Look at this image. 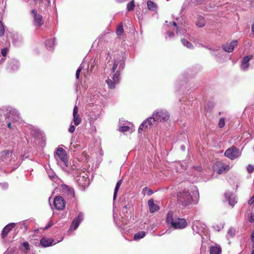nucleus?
Masks as SVG:
<instances>
[{
  "mask_svg": "<svg viewBox=\"0 0 254 254\" xmlns=\"http://www.w3.org/2000/svg\"><path fill=\"white\" fill-rule=\"evenodd\" d=\"M125 57L123 53L117 54L114 58V61L111 69L113 74L110 75L106 80L109 88L114 89L116 85L119 83L120 72L125 67Z\"/></svg>",
  "mask_w": 254,
  "mask_h": 254,
  "instance_id": "f257e3e1",
  "label": "nucleus"
},
{
  "mask_svg": "<svg viewBox=\"0 0 254 254\" xmlns=\"http://www.w3.org/2000/svg\"><path fill=\"white\" fill-rule=\"evenodd\" d=\"M191 192L187 190L180 191L177 194L178 202L183 206H189L191 203L196 204L199 198V193L197 188L192 187Z\"/></svg>",
  "mask_w": 254,
  "mask_h": 254,
  "instance_id": "f03ea898",
  "label": "nucleus"
},
{
  "mask_svg": "<svg viewBox=\"0 0 254 254\" xmlns=\"http://www.w3.org/2000/svg\"><path fill=\"white\" fill-rule=\"evenodd\" d=\"M166 222L170 227L174 229H183L188 225V223L185 219L174 216L172 211H169L167 214Z\"/></svg>",
  "mask_w": 254,
  "mask_h": 254,
  "instance_id": "7ed1b4c3",
  "label": "nucleus"
},
{
  "mask_svg": "<svg viewBox=\"0 0 254 254\" xmlns=\"http://www.w3.org/2000/svg\"><path fill=\"white\" fill-rule=\"evenodd\" d=\"M55 157L58 163L62 167L64 168L68 166V162L67 160L66 153L64 149L62 148L57 149Z\"/></svg>",
  "mask_w": 254,
  "mask_h": 254,
  "instance_id": "20e7f679",
  "label": "nucleus"
},
{
  "mask_svg": "<svg viewBox=\"0 0 254 254\" xmlns=\"http://www.w3.org/2000/svg\"><path fill=\"white\" fill-rule=\"evenodd\" d=\"M152 117L155 122H165L169 119V116L166 110H160L154 112Z\"/></svg>",
  "mask_w": 254,
  "mask_h": 254,
  "instance_id": "39448f33",
  "label": "nucleus"
},
{
  "mask_svg": "<svg viewBox=\"0 0 254 254\" xmlns=\"http://www.w3.org/2000/svg\"><path fill=\"white\" fill-rule=\"evenodd\" d=\"M241 155V152L238 148L232 146L226 150L224 153L225 156L231 160H234L239 158Z\"/></svg>",
  "mask_w": 254,
  "mask_h": 254,
  "instance_id": "423d86ee",
  "label": "nucleus"
},
{
  "mask_svg": "<svg viewBox=\"0 0 254 254\" xmlns=\"http://www.w3.org/2000/svg\"><path fill=\"white\" fill-rule=\"evenodd\" d=\"M213 167L216 173L219 174L225 173L230 169L229 165L224 164L221 161L216 162Z\"/></svg>",
  "mask_w": 254,
  "mask_h": 254,
  "instance_id": "0eeeda50",
  "label": "nucleus"
},
{
  "mask_svg": "<svg viewBox=\"0 0 254 254\" xmlns=\"http://www.w3.org/2000/svg\"><path fill=\"white\" fill-rule=\"evenodd\" d=\"M76 181L79 186L83 188H85L88 185L89 179L87 177L86 174L82 173L80 174L79 176H76Z\"/></svg>",
  "mask_w": 254,
  "mask_h": 254,
  "instance_id": "6e6552de",
  "label": "nucleus"
},
{
  "mask_svg": "<svg viewBox=\"0 0 254 254\" xmlns=\"http://www.w3.org/2000/svg\"><path fill=\"white\" fill-rule=\"evenodd\" d=\"M54 205L57 210H63L65 206V202L61 196H56L54 200Z\"/></svg>",
  "mask_w": 254,
  "mask_h": 254,
  "instance_id": "1a4fd4ad",
  "label": "nucleus"
},
{
  "mask_svg": "<svg viewBox=\"0 0 254 254\" xmlns=\"http://www.w3.org/2000/svg\"><path fill=\"white\" fill-rule=\"evenodd\" d=\"M32 14L34 16L33 23L34 26L37 27L41 26L44 23L42 16L41 15L37 14V10L35 9L32 10Z\"/></svg>",
  "mask_w": 254,
  "mask_h": 254,
  "instance_id": "9d476101",
  "label": "nucleus"
},
{
  "mask_svg": "<svg viewBox=\"0 0 254 254\" xmlns=\"http://www.w3.org/2000/svg\"><path fill=\"white\" fill-rule=\"evenodd\" d=\"M6 110L8 111V113L6 115L7 119H11V120L15 121H18L19 119V114L17 110L11 107H8Z\"/></svg>",
  "mask_w": 254,
  "mask_h": 254,
  "instance_id": "9b49d317",
  "label": "nucleus"
},
{
  "mask_svg": "<svg viewBox=\"0 0 254 254\" xmlns=\"http://www.w3.org/2000/svg\"><path fill=\"white\" fill-rule=\"evenodd\" d=\"M155 122L154 119H153L152 116L147 118L139 126L138 132L140 133L141 131L148 128L151 125L154 124Z\"/></svg>",
  "mask_w": 254,
  "mask_h": 254,
  "instance_id": "f8f14e48",
  "label": "nucleus"
},
{
  "mask_svg": "<svg viewBox=\"0 0 254 254\" xmlns=\"http://www.w3.org/2000/svg\"><path fill=\"white\" fill-rule=\"evenodd\" d=\"M225 197L230 206L233 207L237 202V198L232 192L228 191L225 193Z\"/></svg>",
  "mask_w": 254,
  "mask_h": 254,
  "instance_id": "ddd939ff",
  "label": "nucleus"
},
{
  "mask_svg": "<svg viewBox=\"0 0 254 254\" xmlns=\"http://www.w3.org/2000/svg\"><path fill=\"white\" fill-rule=\"evenodd\" d=\"M253 58L252 55H249L243 58L241 64V69L243 71H247L248 69L250 66L249 62Z\"/></svg>",
  "mask_w": 254,
  "mask_h": 254,
  "instance_id": "4468645a",
  "label": "nucleus"
},
{
  "mask_svg": "<svg viewBox=\"0 0 254 254\" xmlns=\"http://www.w3.org/2000/svg\"><path fill=\"white\" fill-rule=\"evenodd\" d=\"M84 214L82 212H80L77 217H76L72 221V225L70 227V230H75L77 228L79 224L83 219Z\"/></svg>",
  "mask_w": 254,
  "mask_h": 254,
  "instance_id": "2eb2a0df",
  "label": "nucleus"
},
{
  "mask_svg": "<svg viewBox=\"0 0 254 254\" xmlns=\"http://www.w3.org/2000/svg\"><path fill=\"white\" fill-rule=\"evenodd\" d=\"M205 225L199 221H195L192 225V228L194 232L200 234L205 229Z\"/></svg>",
  "mask_w": 254,
  "mask_h": 254,
  "instance_id": "dca6fc26",
  "label": "nucleus"
},
{
  "mask_svg": "<svg viewBox=\"0 0 254 254\" xmlns=\"http://www.w3.org/2000/svg\"><path fill=\"white\" fill-rule=\"evenodd\" d=\"M173 27V29H175L176 31L177 34L179 35H184L186 37L188 38L189 40L190 41L192 40V38L189 37L190 35L189 34L186 32L185 29H179V27L177 26V23L175 22H173L172 24L170 22V28Z\"/></svg>",
  "mask_w": 254,
  "mask_h": 254,
  "instance_id": "f3484780",
  "label": "nucleus"
},
{
  "mask_svg": "<svg viewBox=\"0 0 254 254\" xmlns=\"http://www.w3.org/2000/svg\"><path fill=\"white\" fill-rule=\"evenodd\" d=\"M73 121L75 126L79 125L81 122V119L78 114V109L76 105H75L73 108Z\"/></svg>",
  "mask_w": 254,
  "mask_h": 254,
  "instance_id": "a211bd4d",
  "label": "nucleus"
},
{
  "mask_svg": "<svg viewBox=\"0 0 254 254\" xmlns=\"http://www.w3.org/2000/svg\"><path fill=\"white\" fill-rule=\"evenodd\" d=\"M238 45V41L237 40H234L229 43H227L226 45L223 46V50L225 52L230 53L232 52L234 48Z\"/></svg>",
  "mask_w": 254,
  "mask_h": 254,
  "instance_id": "6ab92c4d",
  "label": "nucleus"
},
{
  "mask_svg": "<svg viewBox=\"0 0 254 254\" xmlns=\"http://www.w3.org/2000/svg\"><path fill=\"white\" fill-rule=\"evenodd\" d=\"M62 188L63 191L66 193L69 198L74 197V192L73 189L66 185H63Z\"/></svg>",
  "mask_w": 254,
  "mask_h": 254,
  "instance_id": "aec40b11",
  "label": "nucleus"
},
{
  "mask_svg": "<svg viewBox=\"0 0 254 254\" xmlns=\"http://www.w3.org/2000/svg\"><path fill=\"white\" fill-rule=\"evenodd\" d=\"M12 156V152L10 150H5L0 153V158L3 161L7 162L10 161V158Z\"/></svg>",
  "mask_w": 254,
  "mask_h": 254,
  "instance_id": "412c9836",
  "label": "nucleus"
},
{
  "mask_svg": "<svg viewBox=\"0 0 254 254\" xmlns=\"http://www.w3.org/2000/svg\"><path fill=\"white\" fill-rule=\"evenodd\" d=\"M19 66V64L17 60H11L8 63V68L12 70H17Z\"/></svg>",
  "mask_w": 254,
  "mask_h": 254,
  "instance_id": "4be33fe9",
  "label": "nucleus"
},
{
  "mask_svg": "<svg viewBox=\"0 0 254 254\" xmlns=\"http://www.w3.org/2000/svg\"><path fill=\"white\" fill-rule=\"evenodd\" d=\"M15 223H11L7 224L6 226H5L2 231V237L4 238L7 235L8 233L15 226Z\"/></svg>",
  "mask_w": 254,
  "mask_h": 254,
  "instance_id": "5701e85b",
  "label": "nucleus"
},
{
  "mask_svg": "<svg viewBox=\"0 0 254 254\" xmlns=\"http://www.w3.org/2000/svg\"><path fill=\"white\" fill-rule=\"evenodd\" d=\"M53 240L52 239L43 237L40 241L41 245L44 247H49L52 245Z\"/></svg>",
  "mask_w": 254,
  "mask_h": 254,
  "instance_id": "b1692460",
  "label": "nucleus"
},
{
  "mask_svg": "<svg viewBox=\"0 0 254 254\" xmlns=\"http://www.w3.org/2000/svg\"><path fill=\"white\" fill-rule=\"evenodd\" d=\"M148 203L150 212L153 213L159 210V206L154 203L153 200L150 199Z\"/></svg>",
  "mask_w": 254,
  "mask_h": 254,
  "instance_id": "393cba45",
  "label": "nucleus"
},
{
  "mask_svg": "<svg viewBox=\"0 0 254 254\" xmlns=\"http://www.w3.org/2000/svg\"><path fill=\"white\" fill-rule=\"evenodd\" d=\"M221 249L219 245H215L210 248V254H221Z\"/></svg>",
  "mask_w": 254,
  "mask_h": 254,
  "instance_id": "a878e982",
  "label": "nucleus"
},
{
  "mask_svg": "<svg viewBox=\"0 0 254 254\" xmlns=\"http://www.w3.org/2000/svg\"><path fill=\"white\" fill-rule=\"evenodd\" d=\"M45 45L47 49L51 50L55 45V38H51L46 41Z\"/></svg>",
  "mask_w": 254,
  "mask_h": 254,
  "instance_id": "bb28decb",
  "label": "nucleus"
},
{
  "mask_svg": "<svg viewBox=\"0 0 254 254\" xmlns=\"http://www.w3.org/2000/svg\"><path fill=\"white\" fill-rule=\"evenodd\" d=\"M208 49L211 51V54L215 57H219L220 55V52H221L219 47L208 48Z\"/></svg>",
  "mask_w": 254,
  "mask_h": 254,
  "instance_id": "cd10ccee",
  "label": "nucleus"
},
{
  "mask_svg": "<svg viewBox=\"0 0 254 254\" xmlns=\"http://www.w3.org/2000/svg\"><path fill=\"white\" fill-rule=\"evenodd\" d=\"M205 21L204 18L201 16L197 18V20L196 22V25L199 27H202L205 25Z\"/></svg>",
  "mask_w": 254,
  "mask_h": 254,
  "instance_id": "c85d7f7f",
  "label": "nucleus"
},
{
  "mask_svg": "<svg viewBox=\"0 0 254 254\" xmlns=\"http://www.w3.org/2000/svg\"><path fill=\"white\" fill-rule=\"evenodd\" d=\"M146 235V233L144 231H140L134 235L133 239L135 241L139 240L142 238H143Z\"/></svg>",
  "mask_w": 254,
  "mask_h": 254,
  "instance_id": "c756f323",
  "label": "nucleus"
},
{
  "mask_svg": "<svg viewBox=\"0 0 254 254\" xmlns=\"http://www.w3.org/2000/svg\"><path fill=\"white\" fill-rule=\"evenodd\" d=\"M148 8L151 11H155L157 8L156 4L152 1L149 0L147 1Z\"/></svg>",
  "mask_w": 254,
  "mask_h": 254,
  "instance_id": "7c9ffc66",
  "label": "nucleus"
},
{
  "mask_svg": "<svg viewBox=\"0 0 254 254\" xmlns=\"http://www.w3.org/2000/svg\"><path fill=\"white\" fill-rule=\"evenodd\" d=\"M182 44L189 49H192L193 46L191 43L189 42L187 39L183 38L181 40Z\"/></svg>",
  "mask_w": 254,
  "mask_h": 254,
  "instance_id": "2f4dec72",
  "label": "nucleus"
},
{
  "mask_svg": "<svg viewBox=\"0 0 254 254\" xmlns=\"http://www.w3.org/2000/svg\"><path fill=\"white\" fill-rule=\"evenodd\" d=\"M121 184H122V180H120L118 182V183L116 184V187H115V189L114 190V196H113L114 200H115V199L116 198L118 190L121 185Z\"/></svg>",
  "mask_w": 254,
  "mask_h": 254,
  "instance_id": "473e14b6",
  "label": "nucleus"
},
{
  "mask_svg": "<svg viewBox=\"0 0 254 254\" xmlns=\"http://www.w3.org/2000/svg\"><path fill=\"white\" fill-rule=\"evenodd\" d=\"M22 251L23 252L27 254L28 253V251L29 250V244L27 242H25L22 244Z\"/></svg>",
  "mask_w": 254,
  "mask_h": 254,
  "instance_id": "72a5a7b5",
  "label": "nucleus"
},
{
  "mask_svg": "<svg viewBox=\"0 0 254 254\" xmlns=\"http://www.w3.org/2000/svg\"><path fill=\"white\" fill-rule=\"evenodd\" d=\"M124 28L122 24L118 26L116 29V33L118 36H121L124 33Z\"/></svg>",
  "mask_w": 254,
  "mask_h": 254,
  "instance_id": "f704fd0d",
  "label": "nucleus"
},
{
  "mask_svg": "<svg viewBox=\"0 0 254 254\" xmlns=\"http://www.w3.org/2000/svg\"><path fill=\"white\" fill-rule=\"evenodd\" d=\"M135 7L134 3V0H132L130 2H128L127 4V9L128 11L132 10Z\"/></svg>",
  "mask_w": 254,
  "mask_h": 254,
  "instance_id": "c9c22d12",
  "label": "nucleus"
},
{
  "mask_svg": "<svg viewBox=\"0 0 254 254\" xmlns=\"http://www.w3.org/2000/svg\"><path fill=\"white\" fill-rule=\"evenodd\" d=\"M142 193L144 195H151L153 193V191L150 189L146 187L143 189Z\"/></svg>",
  "mask_w": 254,
  "mask_h": 254,
  "instance_id": "e433bc0d",
  "label": "nucleus"
},
{
  "mask_svg": "<svg viewBox=\"0 0 254 254\" xmlns=\"http://www.w3.org/2000/svg\"><path fill=\"white\" fill-rule=\"evenodd\" d=\"M235 234V230L233 228H230L227 233V237H233Z\"/></svg>",
  "mask_w": 254,
  "mask_h": 254,
  "instance_id": "4c0bfd02",
  "label": "nucleus"
},
{
  "mask_svg": "<svg viewBox=\"0 0 254 254\" xmlns=\"http://www.w3.org/2000/svg\"><path fill=\"white\" fill-rule=\"evenodd\" d=\"M225 119L223 118H221L219 119L218 126L220 128H222L225 126Z\"/></svg>",
  "mask_w": 254,
  "mask_h": 254,
  "instance_id": "58836bf2",
  "label": "nucleus"
},
{
  "mask_svg": "<svg viewBox=\"0 0 254 254\" xmlns=\"http://www.w3.org/2000/svg\"><path fill=\"white\" fill-rule=\"evenodd\" d=\"M82 67H83L82 64H81L76 71V78L77 79L79 78V74L81 72V70Z\"/></svg>",
  "mask_w": 254,
  "mask_h": 254,
  "instance_id": "ea45409f",
  "label": "nucleus"
},
{
  "mask_svg": "<svg viewBox=\"0 0 254 254\" xmlns=\"http://www.w3.org/2000/svg\"><path fill=\"white\" fill-rule=\"evenodd\" d=\"M4 33V29L2 23L1 21H0V36H2L3 35Z\"/></svg>",
  "mask_w": 254,
  "mask_h": 254,
  "instance_id": "a19ab883",
  "label": "nucleus"
},
{
  "mask_svg": "<svg viewBox=\"0 0 254 254\" xmlns=\"http://www.w3.org/2000/svg\"><path fill=\"white\" fill-rule=\"evenodd\" d=\"M129 128L127 126H123L120 127L119 130L121 132H125L128 131Z\"/></svg>",
  "mask_w": 254,
  "mask_h": 254,
  "instance_id": "79ce46f5",
  "label": "nucleus"
},
{
  "mask_svg": "<svg viewBox=\"0 0 254 254\" xmlns=\"http://www.w3.org/2000/svg\"><path fill=\"white\" fill-rule=\"evenodd\" d=\"M47 173H48V174L49 175V177L50 179H53L55 178V177H56L55 174L52 170L49 171Z\"/></svg>",
  "mask_w": 254,
  "mask_h": 254,
  "instance_id": "37998d69",
  "label": "nucleus"
},
{
  "mask_svg": "<svg viewBox=\"0 0 254 254\" xmlns=\"http://www.w3.org/2000/svg\"><path fill=\"white\" fill-rule=\"evenodd\" d=\"M247 171L249 173H252L254 171V166L249 165L247 167Z\"/></svg>",
  "mask_w": 254,
  "mask_h": 254,
  "instance_id": "c03bdc74",
  "label": "nucleus"
},
{
  "mask_svg": "<svg viewBox=\"0 0 254 254\" xmlns=\"http://www.w3.org/2000/svg\"><path fill=\"white\" fill-rule=\"evenodd\" d=\"M249 220L250 222H254V213H251L250 216L249 217Z\"/></svg>",
  "mask_w": 254,
  "mask_h": 254,
  "instance_id": "a18cd8bd",
  "label": "nucleus"
},
{
  "mask_svg": "<svg viewBox=\"0 0 254 254\" xmlns=\"http://www.w3.org/2000/svg\"><path fill=\"white\" fill-rule=\"evenodd\" d=\"M7 52V48H4L1 50V53L2 56L5 57Z\"/></svg>",
  "mask_w": 254,
  "mask_h": 254,
  "instance_id": "49530a36",
  "label": "nucleus"
},
{
  "mask_svg": "<svg viewBox=\"0 0 254 254\" xmlns=\"http://www.w3.org/2000/svg\"><path fill=\"white\" fill-rule=\"evenodd\" d=\"M167 36L170 38H171L174 36V33L173 32L168 31L166 33Z\"/></svg>",
  "mask_w": 254,
  "mask_h": 254,
  "instance_id": "de8ad7c7",
  "label": "nucleus"
},
{
  "mask_svg": "<svg viewBox=\"0 0 254 254\" xmlns=\"http://www.w3.org/2000/svg\"><path fill=\"white\" fill-rule=\"evenodd\" d=\"M75 130V127L73 125H70L69 128L68 129L69 132L72 133Z\"/></svg>",
  "mask_w": 254,
  "mask_h": 254,
  "instance_id": "09e8293b",
  "label": "nucleus"
},
{
  "mask_svg": "<svg viewBox=\"0 0 254 254\" xmlns=\"http://www.w3.org/2000/svg\"><path fill=\"white\" fill-rule=\"evenodd\" d=\"M251 239L253 243V246H254V230L252 232L251 234Z\"/></svg>",
  "mask_w": 254,
  "mask_h": 254,
  "instance_id": "8fccbe9b",
  "label": "nucleus"
},
{
  "mask_svg": "<svg viewBox=\"0 0 254 254\" xmlns=\"http://www.w3.org/2000/svg\"><path fill=\"white\" fill-rule=\"evenodd\" d=\"M254 203V195L251 197V198L249 200L248 204L249 205H252Z\"/></svg>",
  "mask_w": 254,
  "mask_h": 254,
  "instance_id": "3c124183",
  "label": "nucleus"
},
{
  "mask_svg": "<svg viewBox=\"0 0 254 254\" xmlns=\"http://www.w3.org/2000/svg\"><path fill=\"white\" fill-rule=\"evenodd\" d=\"M0 185L1 186V187L3 189H6L8 187V184L6 183H0Z\"/></svg>",
  "mask_w": 254,
  "mask_h": 254,
  "instance_id": "603ef678",
  "label": "nucleus"
},
{
  "mask_svg": "<svg viewBox=\"0 0 254 254\" xmlns=\"http://www.w3.org/2000/svg\"><path fill=\"white\" fill-rule=\"evenodd\" d=\"M12 252V249H8L4 254H11Z\"/></svg>",
  "mask_w": 254,
  "mask_h": 254,
  "instance_id": "864d4df0",
  "label": "nucleus"
},
{
  "mask_svg": "<svg viewBox=\"0 0 254 254\" xmlns=\"http://www.w3.org/2000/svg\"><path fill=\"white\" fill-rule=\"evenodd\" d=\"M127 212V205H125L124 206L123 209L122 210V212Z\"/></svg>",
  "mask_w": 254,
  "mask_h": 254,
  "instance_id": "5fc2aeb1",
  "label": "nucleus"
},
{
  "mask_svg": "<svg viewBox=\"0 0 254 254\" xmlns=\"http://www.w3.org/2000/svg\"><path fill=\"white\" fill-rule=\"evenodd\" d=\"M52 225V224L51 223H49L45 227V229H47L48 228H50Z\"/></svg>",
  "mask_w": 254,
  "mask_h": 254,
  "instance_id": "6e6d98bb",
  "label": "nucleus"
},
{
  "mask_svg": "<svg viewBox=\"0 0 254 254\" xmlns=\"http://www.w3.org/2000/svg\"><path fill=\"white\" fill-rule=\"evenodd\" d=\"M76 146H78V145H76V146H75L74 144H72V143H71V144H70V149H71L72 147H73L74 148H76Z\"/></svg>",
  "mask_w": 254,
  "mask_h": 254,
  "instance_id": "4d7b16f0",
  "label": "nucleus"
},
{
  "mask_svg": "<svg viewBox=\"0 0 254 254\" xmlns=\"http://www.w3.org/2000/svg\"><path fill=\"white\" fill-rule=\"evenodd\" d=\"M11 123L8 122V123H7V126H8V127L9 128H11Z\"/></svg>",
  "mask_w": 254,
  "mask_h": 254,
  "instance_id": "13d9d810",
  "label": "nucleus"
},
{
  "mask_svg": "<svg viewBox=\"0 0 254 254\" xmlns=\"http://www.w3.org/2000/svg\"><path fill=\"white\" fill-rule=\"evenodd\" d=\"M252 31L254 32V24H253V25L252 26Z\"/></svg>",
  "mask_w": 254,
  "mask_h": 254,
  "instance_id": "bf43d9fd",
  "label": "nucleus"
},
{
  "mask_svg": "<svg viewBox=\"0 0 254 254\" xmlns=\"http://www.w3.org/2000/svg\"><path fill=\"white\" fill-rule=\"evenodd\" d=\"M119 2H122L125 1L126 0H116Z\"/></svg>",
  "mask_w": 254,
  "mask_h": 254,
  "instance_id": "052dcab7",
  "label": "nucleus"
},
{
  "mask_svg": "<svg viewBox=\"0 0 254 254\" xmlns=\"http://www.w3.org/2000/svg\"><path fill=\"white\" fill-rule=\"evenodd\" d=\"M196 169L198 170V171H200L201 169V167H197L196 168Z\"/></svg>",
  "mask_w": 254,
  "mask_h": 254,
  "instance_id": "680f3d73",
  "label": "nucleus"
},
{
  "mask_svg": "<svg viewBox=\"0 0 254 254\" xmlns=\"http://www.w3.org/2000/svg\"><path fill=\"white\" fill-rule=\"evenodd\" d=\"M253 250L252 254H254V246H253Z\"/></svg>",
  "mask_w": 254,
  "mask_h": 254,
  "instance_id": "e2e57ef3",
  "label": "nucleus"
},
{
  "mask_svg": "<svg viewBox=\"0 0 254 254\" xmlns=\"http://www.w3.org/2000/svg\"><path fill=\"white\" fill-rule=\"evenodd\" d=\"M181 148L182 150H185V146H181Z\"/></svg>",
  "mask_w": 254,
  "mask_h": 254,
  "instance_id": "0e129e2a",
  "label": "nucleus"
}]
</instances>
